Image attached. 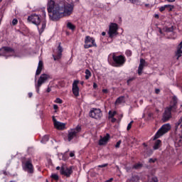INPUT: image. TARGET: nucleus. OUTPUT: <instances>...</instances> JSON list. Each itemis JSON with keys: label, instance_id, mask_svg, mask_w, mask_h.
Instances as JSON below:
<instances>
[{"label": "nucleus", "instance_id": "obj_30", "mask_svg": "<svg viewBox=\"0 0 182 182\" xmlns=\"http://www.w3.org/2000/svg\"><path fill=\"white\" fill-rule=\"evenodd\" d=\"M141 167H143V165L140 163L135 164L133 166V168H135L136 170H139V168H141Z\"/></svg>", "mask_w": 182, "mask_h": 182}, {"label": "nucleus", "instance_id": "obj_29", "mask_svg": "<svg viewBox=\"0 0 182 182\" xmlns=\"http://www.w3.org/2000/svg\"><path fill=\"white\" fill-rule=\"evenodd\" d=\"M92 76V73H90V70H85V79L87 80Z\"/></svg>", "mask_w": 182, "mask_h": 182}, {"label": "nucleus", "instance_id": "obj_54", "mask_svg": "<svg viewBox=\"0 0 182 182\" xmlns=\"http://www.w3.org/2000/svg\"><path fill=\"white\" fill-rule=\"evenodd\" d=\"M159 32L161 34H163V31H161V28H159Z\"/></svg>", "mask_w": 182, "mask_h": 182}, {"label": "nucleus", "instance_id": "obj_55", "mask_svg": "<svg viewBox=\"0 0 182 182\" xmlns=\"http://www.w3.org/2000/svg\"><path fill=\"white\" fill-rule=\"evenodd\" d=\"M102 36H106V32L103 31V32L102 33Z\"/></svg>", "mask_w": 182, "mask_h": 182}, {"label": "nucleus", "instance_id": "obj_25", "mask_svg": "<svg viewBox=\"0 0 182 182\" xmlns=\"http://www.w3.org/2000/svg\"><path fill=\"white\" fill-rule=\"evenodd\" d=\"M132 4H135V5H144V3H141V0H129Z\"/></svg>", "mask_w": 182, "mask_h": 182}, {"label": "nucleus", "instance_id": "obj_36", "mask_svg": "<svg viewBox=\"0 0 182 182\" xmlns=\"http://www.w3.org/2000/svg\"><path fill=\"white\" fill-rule=\"evenodd\" d=\"M133 121H131L129 124H128V126L127 127V130H130L132 129V124H133Z\"/></svg>", "mask_w": 182, "mask_h": 182}, {"label": "nucleus", "instance_id": "obj_3", "mask_svg": "<svg viewBox=\"0 0 182 182\" xmlns=\"http://www.w3.org/2000/svg\"><path fill=\"white\" fill-rule=\"evenodd\" d=\"M74 6L72 4L62 3V6L60 8L58 12V19L63 16H70L73 14Z\"/></svg>", "mask_w": 182, "mask_h": 182}, {"label": "nucleus", "instance_id": "obj_18", "mask_svg": "<svg viewBox=\"0 0 182 182\" xmlns=\"http://www.w3.org/2000/svg\"><path fill=\"white\" fill-rule=\"evenodd\" d=\"M109 139H110V135L109 134H107L105 136H104L100 139L99 145L105 146V144H107V141H109Z\"/></svg>", "mask_w": 182, "mask_h": 182}, {"label": "nucleus", "instance_id": "obj_31", "mask_svg": "<svg viewBox=\"0 0 182 182\" xmlns=\"http://www.w3.org/2000/svg\"><path fill=\"white\" fill-rule=\"evenodd\" d=\"M129 182H139V176H132V178L129 180Z\"/></svg>", "mask_w": 182, "mask_h": 182}, {"label": "nucleus", "instance_id": "obj_5", "mask_svg": "<svg viewBox=\"0 0 182 182\" xmlns=\"http://www.w3.org/2000/svg\"><path fill=\"white\" fill-rule=\"evenodd\" d=\"M0 56H5L9 58V56L16 57V52L12 48L3 47L0 49Z\"/></svg>", "mask_w": 182, "mask_h": 182}, {"label": "nucleus", "instance_id": "obj_14", "mask_svg": "<svg viewBox=\"0 0 182 182\" xmlns=\"http://www.w3.org/2000/svg\"><path fill=\"white\" fill-rule=\"evenodd\" d=\"M53 122L55 128L58 130H63L66 127V124L58 122V120H56V118H55V117H53Z\"/></svg>", "mask_w": 182, "mask_h": 182}, {"label": "nucleus", "instance_id": "obj_41", "mask_svg": "<svg viewBox=\"0 0 182 182\" xmlns=\"http://www.w3.org/2000/svg\"><path fill=\"white\" fill-rule=\"evenodd\" d=\"M107 166H108L107 164H102V165H99L98 167L103 168V167H107Z\"/></svg>", "mask_w": 182, "mask_h": 182}, {"label": "nucleus", "instance_id": "obj_40", "mask_svg": "<svg viewBox=\"0 0 182 182\" xmlns=\"http://www.w3.org/2000/svg\"><path fill=\"white\" fill-rule=\"evenodd\" d=\"M176 146H181V139H179L178 141L175 142Z\"/></svg>", "mask_w": 182, "mask_h": 182}, {"label": "nucleus", "instance_id": "obj_11", "mask_svg": "<svg viewBox=\"0 0 182 182\" xmlns=\"http://www.w3.org/2000/svg\"><path fill=\"white\" fill-rule=\"evenodd\" d=\"M23 170L28 172L29 174H33V164L31 160L26 161L23 163Z\"/></svg>", "mask_w": 182, "mask_h": 182}, {"label": "nucleus", "instance_id": "obj_28", "mask_svg": "<svg viewBox=\"0 0 182 182\" xmlns=\"http://www.w3.org/2000/svg\"><path fill=\"white\" fill-rule=\"evenodd\" d=\"M67 28H68V29H71V31H75L76 27L72 23L69 22L67 23Z\"/></svg>", "mask_w": 182, "mask_h": 182}, {"label": "nucleus", "instance_id": "obj_26", "mask_svg": "<svg viewBox=\"0 0 182 182\" xmlns=\"http://www.w3.org/2000/svg\"><path fill=\"white\" fill-rule=\"evenodd\" d=\"M116 114H117V112L116 111H114V112L109 111L108 112V115H109L108 117L109 119H113V117H114Z\"/></svg>", "mask_w": 182, "mask_h": 182}, {"label": "nucleus", "instance_id": "obj_1", "mask_svg": "<svg viewBox=\"0 0 182 182\" xmlns=\"http://www.w3.org/2000/svg\"><path fill=\"white\" fill-rule=\"evenodd\" d=\"M60 6H62V3H56L53 0L48 1L47 9L52 21H58Z\"/></svg>", "mask_w": 182, "mask_h": 182}, {"label": "nucleus", "instance_id": "obj_15", "mask_svg": "<svg viewBox=\"0 0 182 182\" xmlns=\"http://www.w3.org/2000/svg\"><path fill=\"white\" fill-rule=\"evenodd\" d=\"M72 168H66L65 166L61 167L60 168V174H63V176H66V177H70V174H72Z\"/></svg>", "mask_w": 182, "mask_h": 182}, {"label": "nucleus", "instance_id": "obj_10", "mask_svg": "<svg viewBox=\"0 0 182 182\" xmlns=\"http://www.w3.org/2000/svg\"><path fill=\"white\" fill-rule=\"evenodd\" d=\"M117 24L114 23H112L109 25V31H108V35L109 37L111 38V39H113V38H116L117 35H119V33L117 32Z\"/></svg>", "mask_w": 182, "mask_h": 182}, {"label": "nucleus", "instance_id": "obj_16", "mask_svg": "<svg viewBox=\"0 0 182 182\" xmlns=\"http://www.w3.org/2000/svg\"><path fill=\"white\" fill-rule=\"evenodd\" d=\"M77 85H79V81L77 80H75L73 83V93L74 95V96H75L76 97H79V87L77 86Z\"/></svg>", "mask_w": 182, "mask_h": 182}, {"label": "nucleus", "instance_id": "obj_39", "mask_svg": "<svg viewBox=\"0 0 182 182\" xmlns=\"http://www.w3.org/2000/svg\"><path fill=\"white\" fill-rule=\"evenodd\" d=\"M127 56H132V51L128 50L126 51Z\"/></svg>", "mask_w": 182, "mask_h": 182}, {"label": "nucleus", "instance_id": "obj_12", "mask_svg": "<svg viewBox=\"0 0 182 182\" xmlns=\"http://www.w3.org/2000/svg\"><path fill=\"white\" fill-rule=\"evenodd\" d=\"M93 46H95V47L97 46L96 43L95 42V40L93 39V38L89 36H87L85 40L84 48L85 49H89V48H93Z\"/></svg>", "mask_w": 182, "mask_h": 182}, {"label": "nucleus", "instance_id": "obj_22", "mask_svg": "<svg viewBox=\"0 0 182 182\" xmlns=\"http://www.w3.org/2000/svg\"><path fill=\"white\" fill-rule=\"evenodd\" d=\"M160 146H161V140L158 139L154 144V150H158V149H160Z\"/></svg>", "mask_w": 182, "mask_h": 182}, {"label": "nucleus", "instance_id": "obj_59", "mask_svg": "<svg viewBox=\"0 0 182 182\" xmlns=\"http://www.w3.org/2000/svg\"><path fill=\"white\" fill-rule=\"evenodd\" d=\"M144 146H145V147H147V145H146V144H143Z\"/></svg>", "mask_w": 182, "mask_h": 182}, {"label": "nucleus", "instance_id": "obj_52", "mask_svg": "<svg viewBox=\"0 0 182 182\" xmlns=\"http://www.w3.org/2000/svg\"><path fill=\"white\" fill-rule=\"evenodd\" d=\"M102 92H103V93H107V89H104V90H102Z\"/></svg>", "mask_w": 182, "mask_h": 182}, {"label": "nucleus", "instance_id": "obj_6", "mask_svg": "<svg viewBox=\"0 0 182 182\" xmlns=\"http://www.w3.org/2000/svg\"><path fill=\"white\" fill-rule=\"evenodd\" d=\"M50 79V75L48 74H42L38 78L37 84H35V87L37 93H39V90L41 89V86L43 85V83H46L48 80Z\"/></svg>", "mask_w": 182, "mask_h": 182}, {"label": "nucleus", "instance_id": "obj_58", "mask_svg": "<svg viewBox=\"0 0 182 182\" xmlns=\"http://www.w3.org/2000/svg\"><path fill=\"white\" fill-rule=\"evenodd\" d=\"M4 174L6 175V171H4Z\"/></svg>", "mask_w": 182, "mask_h": 182}, {"label": "nucleus", "instance_id": "obj_35", "mask_svg": "<svg viewBox=\"0 0 182 182\" xmlns=\"http://www.w3.org/2000/svg\"><path fill=\"white\" fill-rule=\"evenodd\" d=\"M58 157H59L60 160H64V161L66 160V159L65 158V156L63 154H59Z\"/></svg>", "mask_w": 182, "mask_h": 182}, {"label": "nucleus", "instance_id": "obj_47", "mask_svg": "<svg viewBox=\"0 0 182 182\" xmlns=\"http://www.w3.org/2000/svg\"><path fill=\"white\" fill-rule=\"evenodd\" d=\"M132 80H134V78L132 77V78H131V79H129V80H127V83H130V82H132Z\"/></svg>", "mask_w": 182, "mask_h": 182}, {"label": "nucleus", "instance_id": "obj_50", "mask_svg": "<svg viewBox=\"0 0 182 182\" xmlns=\"http://www.w3.org/2000/svg\"><path fill=\"white\" fill-rule=\"evenodd\" d=\"M112 181H113V178H111L109 180H107L105 182H112Z\"/></svg>", "mask_w": 182, "mask_h": 182}, {"label": "nucleus", "instance_id": "obj_53", "mask_svg": "<svg viewBox=\"0 0 182 182\" xmlns=\"http://www.w3.org/2000/svg\"><path fill=\"white\" fill-rule=\"evenodd\" d=\"M168 2H176V0H166Z\"/></svg>", "mask_w": 182, "mask_h": 182}, {"label": "nucleus", "instance_id": "obj_8", "mask_svg": "<svg viewBox=\"0 0 182 182\" xmlns=\"http://www.w3.org/2000/svg\"><path fill=\"white\" fill-rule=\"evenodd\" d=\"M171 129V125L168 123L162 125L161 127L156 133L154 139H159V137H161V136H164V134H166V133H168V132Z\"/></svg>", "mask_w": 182, "mask_h": 182}, {"label": "nucleus", "instance_id": "obj_37", "mask_svg": "<svg viewBox=\"0 0 182 182\" xmlns=\"http://www.w3.org/2000/svg\"><path fill=\"white\" fill-rule=\"evenodd\" d=\"M120 144H122V141H119L118 142H117L115 145L116 149H119V147H120Z\"/></svg>", "mask_w": 182, "mask_h": 182}, {"label": "nucleus", "instance_id": "obj_2", "mask_svg": "<svg viewBox=\"0 0 182 182\" xmlns=\"http://www.w3.org/2000/svg\"><path fill=\"white\" fill-rule=\"evenodd\" d=\"M28 21L37 26L40 35L43 33V31L46 28V20L41 19V16L39 15L32 14L29 16L28 17Z\"/></svg>", "mask_w": 182, "mask_h": 182}, {"label": "nucleus", "instance_id": "obj_61", "mask_svg": "<svg viewBox=\"0 0 182 182\" xmlns=\"http://www.w3.org/2000/svg\"><path fill=\"white\" fill-rule=\"evenodd\" d=\"M145 6H149V4H145Z\"/></svg>", "mask_w": 182, "mask_h": 182}, {"label": "nucleus", "instance_id": "obj_43", "mask_svg": "<svg viewBox=\"0 0 182 182\" xmlns=\"http://www.w3.org/2000/svg\"><path fill=\"white\" fill-rule=\"evenodd\" d=\"M156 162V159H149V163H155Z\"/></svg>", "mask_w": 182, "mask_h": 182}, {"label": "nucleus", "instance_id": "obj_57", "mask_svg": "<svg viewBox=\"0 0 182 182\" xmlns=\"http://www.w3.org/2000/svg\"><path fill=\"white\" fill-rule=\"evenodd\" d=\"M155 18H159V14H156Z\"/></svg>", "mask_w": 182, "mask_h": 182}, {"label": "nucleus", "instance_id": "obj_49", "mask_svg": "<svg viewBox=\"0 0 182 182\" xmlns=\"http://www.w3.org/2000/svg\"><path fill=\"white\" fill-rule=\"evenodd\" d=\"M53 109H54L55 110H57V109H58V105H53Z\"/></svg>", "mask_w": 182, "mask_h": 182}, {"label": "nucleus", "instance_id": "obj_23", "mask_svg": "<svg viewBox=\"0 0 182 182\" xmlns=\"http://www.w3.org/2000/svg\"><path fill=\"white\" fill-rule=\"evenodd\" d=\"M123 102H124V97H119L117 99L115 105H120V103H123Z\"/></svg>", "mask_w": 182, "mask_h": 182}, {"label": "nucleus", "instance_id": "obj_13", "mask_svg": "<svg viewBox=\"0 0 182 182\" xmlns=\"http://www.w3.org/2000/svg\"><path fill=\"white\" fill-rule=\"evenodd\" d=\"M90 116L92 117V119H100V117H102V111L99 109H92L90 112Z\"/></svg>", "mask_w": 182, "mask_h": 182}, {"label": "nucleus", "instance_id": "obj_56", "mask_svg": "<svg viewBox=\"0 0 182 182\" xmlns=\"http://www.w3.org/2000/svg\"><path fill=\"white\" fill-rule=\"evenodd\" d=\"M56 170H60V166H57L56 167Z\"/></svg>", "mask_w": 182, "mask_h": 182}, {"label": "nucleus", "instance_id": "obj_7", "mask_svg": "<svg viewBox=\"0 0 182 182\" xmlns=\"http://www.w3.org/2000/svg\"><path fill=\"white\" fill-rule=\"evenodd\" d=\"M109 58H112L115 65L118 67L123 66L126 63V58L123 55H116V54L112 53L109 55Z\"/></svg>", "mask_w": 182, "mask_h": 182}, {"label": "nucleus", "instance_id": "obj_32", "mask_svg": "<svg viewBox=\"0 0 182 182\" xmlns=\"http://www.w3.org/2000/svg\"><path fill=\"white\" fill-rule=\"evenodd\" d=\"M164 29L165 32H173V31H174V27L173 26H171L170 28L166 27Z\"/></svg>", "mask_w": 182, "mask_h": 182}, {"label": "nucleus", "instance_id": "obj_38", "mask_svg": "<svg viewBox=\"0 0 182 182\" xmlns=\"http://www.w3.org/2000/svg\"><path fill=\"white\" fill-rule=\"evenodd\" d=\"M63 102L62 100H60V98H57L55 100V103H58L59 105H61V103Z\"/></svg>", "mask_w": 182, "mask_h": 182}, {"label": "nucleus", "instance_id": "obj_62", "mask_svg": "<svg viewBox=\"0 0 182 182\" xmlns=\"http://www.w3.org/2000/svg\"><path fill=\"white\" fill-rule=\"evenodd\" d=\"M81 85H83V82H81Z\"/></svg>", "mask_w": 182, "mask_h": 182}, {"label": "nucleus", "instance_id": "obj_24", "mask_svg": "<svg viewBox=\"0 0 182 182\" xmlns=\"http://www.w3.org/2000/svg\"><path fill=\"white\" fill-rule=\"evenodd\" d=\"M181 123H182V116L180 118V119L175 124V132H177V130H178V126H180Z\"/></svg>", "mask_w": 182, "mask_h": 182}, {"label": "nucleus", "instance_id": "obj_17", "mask_svg": "<svg viewBox=\"0 0 182 182\" xmlns=\"http://www.w3.org/2000/svg\"><path fill=\"white\" fill-rule=\"evenodd\" d=\"M144 66H146V60L143 58L140 60L139 65L138 68V74L139 76L143 73V69H144Z\"/></svg>", "mask_w": 182, "mask_h": 182}, {"label": "nucleus", "instance_id": "obj_9", "mask_svg": "<svg viewBox=\"0 0 182 182\" xmlns=\"http://www.w3.org/2000/svg\"><path fill=\"white\" fill-rule=\"evenodd\" d=\"M82 132V128L80 126L77 125L76 128L70 129L68 131V141H72L75 137H77V134Z\"/></svg>", "mask_w": 182, "mask_h": 182}, {"label": "nucleus", "instance_id": "obj_46", "mask_svg": "<svg viewBox=\"0 0 182 182\" xmlns=\"http://www.w3.org/2000/svg\"><path fill=\"white\" fill-rule=\"evenodd\" d=\"M93 87L94 89H96L97 87V84H96V82L93 83Z\"/></svg>", "mask_w": 182, "mask_h": 182}, {"label": "nucleus", "instance_id": "obj_42", "mask_svg": "<svg viewBox=\"0 0 182 182\" xmlns=\"http://www.w3.org/2000/svg\"><path fill=\"white\" fill-rule=\"evenodd\" d=\"M70 157H75V151H71L70 153Z\"/></svg>", "mask_w": 182, "mask_h": 182}, {"label": "nucleus", "instance_id": "obj_64", "mask_svg": "<svg viewBox=\"0 0 182 182\" xmlns=\"http://www.w3.org/2000/svg\"><path fill=\"white\" fill-rule=\"evenodd\" d=\"M121 117H123V115H121Z\"/></svg>", "mask_w": 182, "mask_h": 182}, {"label": "nucleus", "instance_id": "obj_34", "mask_svg": "<svg viewBox=\"0 0 182 182\" xmlns=\"http://www.w3.org/2000/svg\"><path fill=\"white\" fill-rule=\"evenodd\" d=\"M13 26H15V25H17L18 24V19L16 18H14L12 22H11Z\"/></svg>", "mask_w": 182, "mask_h": 182}, {"label": "nucleus", "instance_id": "obj_63", "mask_svg": "<svg viewBox=\"0 0 182 182\" xmlns=\"http://www.w3.org/2000/svg\"><path fill=\"white\" fill-rule=\"evenodd\" d=\"M0 2H2V0H0Z\"/></svg>", "mask_w": 182, "mask_h": 182}, {"label": "nucleus", "instance_id": "obj_51", "mask_svg": "<svg viewBox=\"0 0 182 182\" xmlns=\"http://www.w3.org/2000/svg\"><path fill=\"white\" fill-rule=\"evenodd\" d=\"M33 95V94L32 92H29L28 93V97H32Z\"/></svg>", "mask_w": 182, "mask_h": 182}, {"label": "nucleus", "instance_id": "obj_44", "mask_svg": "<svg viewBox=\"0 0 182 182\" xmlns=\"http://www.w3.org/2000/svg\"><path fill=\"white\" fill-rule=\"evenodd\" d=\"M155 92L156 93V95H159V93H160V89H156Z\"/></svg>", "mask_w": 182, "mask_h": 182}, {"label": "nucleus", "instance_id": "obj_19", "mask_svg": "<svg viewBox=\"0 0 182 182\" xmlns=\"http://www.w3.org/2000/svg\"><path fill=\"white\" fill-rule=\"evenodd\" d=\"M43 69V62L42 60H40L38 62V65L36 72V75L38 76V75H41V72H42V70Z\"/></svg>", "mask_w": 182, "mask_h": 182}, {"label": "nucleus", "instance_id": "obj_27", "mask_svg": "<svg viewBox=\"0 0 182 182\" xmlns=\"http://www.w3.org/2000/svg\"><path fill=\"white\" fill-rule=\"evenodd\" d=\"M46 141H49V136L48 135H46L43 137V139H41V143H43V144H45L46 143Z\"/></svg>", "mask_w": 182, "mask_h": 182}, {"label": "nucleus", "instance_id": "obj_48", "mask_svg": "<svg viewBox=\"0 0 182 182\" xmlns=\"http://www.w3.org/2000/svg\"><path fill=\"white\" fill-rule=\"evenodd\" d=\"M51 90H52V89H50V87H48L47 88L46 92H47L48 93H49Z\"/></svg>", "mask_w": 182, "mask_h": 182}, {"label": "nucleus", "instance_id": "obj_20", "mask_svg": "<svg viewBox=\"0 0 182 182\" xmlns=\"http://www.w3.org/2000/svg\"><path fill=\"white\" fill-rule=\"evenodd\" d=\"M173 8H174V6H173L172 5L170 4H166L164 6H161L159 8V11L160 12H163V11H166V9H168V11H173Z\"/></svg>", "mask_w": 182, "mask_h": 182}, {"label": "nucleus", "instance_id": "obj_21", "mask_svg": "<svg viewBox=\"0 0 182 182\" xmlns=\"http://www.w3.org/2000/svg\"><path fill=\"white\" fill-rule=\"evenodd\" d=\"M58 49V53L57 56L53 55L54 60H58V59H60V56H62V52H63L62 46H60V44H59Z\"/></svg>", "mask_w": 182, "mask_h": 182}, {"label": "nucleus", "instance_id": "obj_4", "mask_svg": "<svg viewBox=\"0 0 182 182\" xmlns=\"http://www.w3.org/2000/svg\"><path fill=\"white\" fill-rule=\"evenodd\" d=\"M176 103L177 100L176 99V97H173V105H170L168 107L166 108L164 112L162 117V120L164 122H168L170 119H171V110H173V109H176Z\"/></svg>", "mask_w": 182, "mask_h": 182}, {"label": "nucleus", "instance_id": "obj_60", "mask_svg": "<svg viewBox=\"0 0 182 182\" xmlns=\"http://www.w3.org/2000/svg\"><path fill=\"white\" fill-rule=\"evenodd\" d=\"M180 127H181V129H182V124H181Z\"/></svg>", "mask_w": 182, "mask_h": 182}, {"label": "nucleus", "instance_id": "obj_45", "mask_svg": "<svg viewBox=\"0 0 182 182\" xmlns=\"http://www.w3.org/2000/svg\"><path fill=\"white\" fill-rule=\"evenodd\" d=\"M112 119H111V122H112V123H114V122H116V118H114V117H112V118H111Z\"/></svg>", "mask_w": 182, "mask_h": 182}, {"label": "nucleus", "instance_id": "obj_33", "mask_svg": "<svg viewBox=\"0 0 182 182\" xmlns=\"http://www.w3.org/2000/svg\"><path fill=\"white\" fill-rule=\"evenodd\" d=\"M51 177L53 178V180H59V176H58V174H52Z\"/></svg>", "mask_w": 182, "mask_h": 182}]
</instances>
